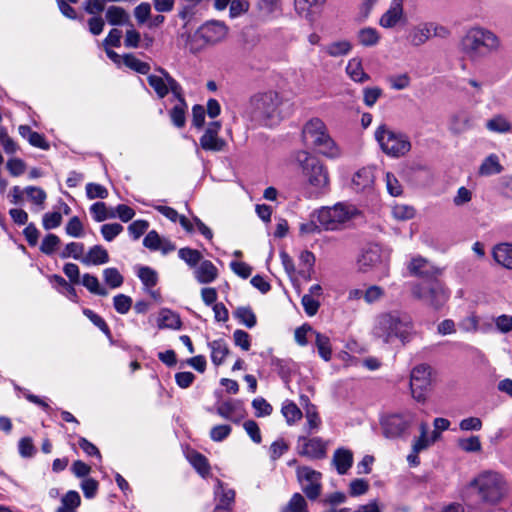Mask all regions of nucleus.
I'll return each mask as SVG.
<instances>
[{"label": "nucleus", "mask_w": 512, "mask_h": 512, "mask_svg": "<svg viewBox=\"0 0 512 512\" xmlns=\"http://www.w3.org/2000/svg\"><path fill=\"white\" fill-rule=\"evenodd\" d=\"M188 458L192 466L197 470V472L201 476L205 477L206 475L209 474L210 465L208 463L207 458L204 455L194 451L189 454Z\"/></svg>", "instance_id": "nucleus-40"}, {"label": "nucleus", "mask_w": 512, "mask_h": 512, "mask_svg": "<svg viewBox=\"0 0 512 512\" xmlns=\"http://www.w3.org/2000/svg\"><path fill=\"white\" fill-rule=\"evenodd\" d=\"M404 21L403 0H392L388 10L381 16L379 24L383 28L390 29Z\"/></svg>", "instance_id": "nucleus-18"}, {"label": "nucleus", "mask_w": 512, "mask_h": 512, "mask_svg": "<svg viewBox=\"0 0 512 512\" xmlns=\"http://www.w3.org/2000/svg\"><path fill=\"white\" fill-rule=\"evenodd\" d=\"M228 34L227 26L220 21H209L203 24L196 35L206 44L214 45L223 41Z\"/></svg>", "instance_id": "nucleus-13"}, {"label": "nucleus", "mask_w": 512, "mask_h": 512, "mask_svg": "<svg viewBox=\"0 0 512 512\" xmlns=\"http://www.w3.org/2000/svg\"><path fill=\"white\" fill-rule=\"evenodd\" d=\"M105 283L111 288H118L123 284V276L116 268H106L103 271Z\"/></svg>", "instance_id": "nucleus-49"}, {"label": "nucleus", "mask_w": 512, "mask_h": 512, "mask_svg": "<svg viewBox=\"0 0 512 512\" xmlns=\"http://www.w3.org/2000/svg\"><path fill=\"white\" fill-rule=\"evenodd\" d=\"M494 260L507 269H512V244H500L493 250Z\"/></svg>", "instance_id": "nucleus-24"}, {"label": "nucleus", "mask_w": 512, "mask_h": 512, "mask_svg": "<svg viewBox=\"0 0 512 512\" xmlns=\"http://www.w3.org/2000/svg\"><path fill=\"white\" fill-rule=\"evenodd\" d=\"M326 0H295V9L299 15L305 17L310 16V11L313 6L322 5Z\"/></svg>", "instance_id": "nucleus-52"}, {"label": "nucleus", "mask_w": 512, "mask_h": 512, "mask_svg": "<svg viewBox=\"0 0 512 512\" xmlns=\"http://www.w3.org/2000/svg\"><path fill=\"white\" fill-rule=\"evenodd\" d=\"M82 285L86 287L91 293L100 295V296H107L108 291L101 287L99 280L96 276L91 274H84L82 276Z\"/></svg>", "instance_id": "nucleus-42"}, {"label": "nucleus", "mask_w": 512, "mask_h": 512, "mask_svg": "<svg viewBox=\"0 0 512 512\" xmlns=\"http://www.w3.org/2000/svg\"><path fill=\"white\" fill-rule=\"evenodd\" d=\"M412 295L434 309L441 308L448 299V293L438 279L414 285Z\"/></svg>", "instance_id": "nucleus-7"}, {"label": "nucleus", "mask_w": 512, "mask_h": 512, "mask_svg": "<svg viewBox=\"0 0 512 512\" xmlns=\"http://www.w3.org/2000/svg\"><path fill=\"white\" fill-rule=\"evenodd\" d=\"M138 277L147 288L154 287L158 281L157 272L147 266L139 268Z\"/></svg>", "instance_id": "nucleus-48"}, {"label": "nucleus", "mask_w": 512, "mask_h": 512, "mask_svg": "<svg viewBox=\"0 0 512 512\" xmlns=\"http://www.w3.org/2000/svg\"><path fill=\"white\" fill-rule=\"evenodd\" d=\"M282 414L289 424L295 423L302 417L301 410L293 402H289L282 407Z\"/></svg>", "instance_id": "nucleus-53"}, {"label": "nucleus", "mask_w": 512, "mask_h": 512, "mask_svg": "<svg viewBox=\"0 0 512 512\" xmlns=\"http://www.w3.org/2000/svg\"><path fill=\"white\" fill-rule=\"evenodd\" d=\"M480 502L487 505L498 504L506 494V483L503 477L493 471H484L477 475L468 486Z\"/></svg>", "instance_id": "nucleus-3"}, {"label": "nucleus", "mask_w": 512, "mask_h": 512, "mask_svg": "<svg viewBox=\"0 0 512 512\" xmlns=\"http://www.w3.org/2000/svg\"><path fill=\"white\" fill-rule=\"evenodd\" d=\"M90 211L93 214L95 221L102 222L106 219L115 218L116 214L114 211L109 212L104 202H96L90 207Z\"/></svg>", "instance_id": "nucleus-44"}, {"label": "nucleus", "mask_w": 512, "mask_h": 512, "mask_svg": "<svg viewBox=\"0 0 512 512\" xmlns=\"http://www.w3.org/2000/svg\"><path fill=\"white\" fill-rule=\"evenodd\" d=\"M351 49L352 45L347 40L335 41L323 47V51L331 57L345 56Z\"/></svg>", "instance_id": "nucleus-34"}, {"label": "nucleus", "mask_w": 512, "mask_h": 512, "mask_svg": "<svg viewBox=\"0 0 512 512\" xmlns=\"http://www.w3.org/2000/svg\"><path fill=\"white\" fill-rule=\"evenodd\" d=\"M373 182L374 174L370 168L358 170L352 178V186L358 192L371 188Z\"/></svg>", "instance_id": "nucleus-21"}, {"label": "nucleus", "mask_w": 512, "mask_h": 512, "mask_svg": "<svg viewBox=\"0 0 512 512\" xmlns=\"http://www.w3.org/2000/svg\"><path fill=\"white\" fill-rule=\"evenodd\" d=\"M369 489L368 481L364 479H354L349 485V493L351 496H360L367 493Z\"/></svg>", "instance_id": "nucleus-63"}, {"label": "nucleus", "mask_w": 512, "mask_h": 512, "mask_svg": "<svg viewBox=\"0 0 512 512\" xmlns=\"http://www.w3.org/2000/svg\"><path fill=\"white\" fill-rule=\"evenodd\" d=\"M215 495L219 497V503L215 508L232 512L235 501V491L233 489L226 488L224 483L218 479Z\"/></svg>", "instance_id": "nucleus-19"}, {"label": "nucleus", "mask_w": 512, "mask_h": 512, "mask_svg": "<svg viewBox=\"0 0 512 512\" xmlns=\"http://www.w3.org/2000/svg\"><path fill=\"white\" fill-rule=\"evenodd\" d=\"M25 193L35 205L43 208L47 195L42 188L36 186H28L25 188Z\"/></svg>", "instance_id": "nucleus-50"}, {"label": "nucleus", "mask_w": 512, "mask_h": 512, "mask_svg": "<svg viewBox=\"0 0 512 512\" xmlns=\"http://www.w3.org/2000/svg\"><path fill=\"white\" fill-rule=\"evenodd\" d=\"M309 433L319 428L321 420L314 405H308L305 410Z\"/></svg>", "instance_id": "nucleus-55"}, {"label": "nucleus", "mask_w": 512, "mask_h": 512, "mask_svg": "<svg viewBox=\"0 0 512 512\" xmlns=\"http://www.w3.org/2000/svg\"><path fill=\"white\" fill-rule=\"evenodd\" d=\"M178 255L183 261L192 267L196 266L202 258V255L198 250L187 247L181 248L178 252Z\"/></svg>", "instance_id": "nucleus-51"}, {"label": "nucleus", "mask_w": 512, "mask_h": 512, "mask_svg": "<svg viewBox=\"0 0 512 512\" xmlns=\"http://www.w3.org/2000/svg\"><path fill=\"white\" fill-rule=\"evenodd\" d=\"M297 476L300 482H307V484L302 486V491L306 497L310 500H316L322 491L321 473L309 467H299Z\"/></svg>", "instance_id": "nucleus-12"}, {"label": "nucleus", "mask_w": 512, "mask_h": 512, "mask_svg": "<svg viewBox=\"0 0 512 512\" xmlns=\"http://www.w3.org/2000/svg\"><path fill=\"white\" fill-rule=\"evenodd\" d=\"M296 161L311 186L317 190H324L329 186L328 170L318 159L306 151H299L296 154Z\"/></svg>", "instance_id": "nucleus-5"}, {"label": "nucleus", "mask_w": 512, "mask_h": 512, "mask_svg": "<svg viewBox=\"0 0 512 512\" xmlns=\"http://www.w3.org/2000/svg\"><path fill=\"white\" fill-rule=\"evenodd\" d=\"M314 147L319 153L329 158H336L341 154L340 149L337 147L330 135H327Z\"/></svg>", "instance_id": "nucleus-35"}, {"label": "nucleus", "mask_w": 512, "mask_h": 512, "mask_svg": "<svg viewBox=\"0 0 512 512\" xmlns=\"http://www.w3.org/2000/svg\"><path fill=\"white\" fill-rule=\"evenodd\" d=\"M458 447L465 452H480L482 449L479 436L460 438L457 441Z\"/></svg>", "instance_id": "nucleus-46"}, {"label": "nucleus", "mask_w": 512, "mask_h": 512, "mask_svg": "<svg viewBox=\"0 0 512 512\" xmlns=\"http://www.w3.org/2000/svg\"><path fill=\"white\" fill-rule=\"evenodd\" d=\"M86 194L89 199H105L108 196V191L100 184L89 183L86 186Z\"/></svg>", "instance_id": "nucleus-59"}, {"label": "nucleus", "mask_w": 512, "mask_h": 512, "mask_svg": "<svg viewBox=\"0 0 512 512\" xmlns=\"http://www.w3.org/2000/svg\"><path fill=\"white\" fill-rule=\"evenodd\" d=\"M113 302L115 310L120 314H126L132 305V299L124 294L116 295Z\"/></svg>", "instance_id": "nucleus-58"}, {"label": "nucleus", "mask_w": 512, "mask_h": 512, "mask_svg": "<svg viewBox=\"0 0 512 512\" xmlns=\"http://www.w3.org/2000/svg\"><path fill=\"white\" fill-rule=\"evenodd\" d=\"M346 72L355 82L363 83L370 78L369 75L363 70L361 60L357 58L349 60L346 67Z\"/></svg>", "instance_id": "nucleus-29"}, {"label": "nucleus", "mask_w": 512, "mask_h": 512, "mask_svg": "<svg viewBox=\"0 0 512 512\" xmlns=\"http://www.w3.org/2000/svg\"><path fill=\"white\" fill-rule=\"evenodd\" d=\"M382 95V89L379 87H367L363 91V101L368 107H372Z\"/></svg>", "instance_id": "nucleus-61"}, {"label": "nucleus", "mask_w": 512, "mask_h": 512, "mask_svg": "<svg viewBox=\"0 0 512 512\" xmlns=\"http://www.w3.org/2000/svg\"><path fill=\"white\" fill-rule=\"evenodd\" d=\"M283 98L268 90L253 94L245 105L244 116L258 126L273 127L281 122Z\"/></svg>", "instance_id": "nucleus-1"}, {"label": "nucleus", "mask_w": 512, "mask_h": 512, "mask_svg": "<svg viewBox=\"0 0 512 512\" xmlns=\"http://www.w3.org/2000/svg\"><path fill=\"white\" fill-rule=\"evenodd\" d=\"M357 38L361 45L371 47L379 42L380 35L375 28L365 27L359 30Z\"/></svg>", "instance_id": "nucleus-37"}, {"label": "nucleus", "mask_w": 512, "mask_h": 512, "mask_svg": "<svg viewBox=\"0 0 512 512\" xmlns=\"http://www.w3.org/2000/svg\"><path fill=\"white\" fill-rule=\"evenodd\" d=\"M429 24L424 23L414 27L409 33V41L413 46H420L424 44L430 37Z\"/></svg>", "instance_id": "nucleus-31"}, {"label": "nucleus", "mask_w": 512, "mask_h": 512, "mask_svg": "<svg viewBox=\"0 0 512 512\" xmlns=\"http://www.w3.org/2000/svg\"><path fill=\"white\" fill-rule=\"evenodd\" d=\"M66 233L72 237H81L83 235V224L79 217L73 216L66 225Z\"/></svg>", "instance_id": "nucleus-60"}, {"label": "nucleus", "mask_w": 512, "mask_h": 512, "mask_svg": "<svg viewBox=\"0 0 512 512\" xmlns=\"http://www.w3.org/2000/svg\"><path fill=\"white\" fill-rule=\"evenodd\" d=\"M60 239L55 234H48L41 243L40 250L46 255H51L59 245Z\"/></svg>", "instance_id": "nucleus-56"}, {"label": "nucleus", "mask_w": 512, "mask_h": 512, "mask_svg": "<svg viewBox=\"0 0 512 512\" xmlns=\"http://www.w3.org/2000/svg\"><path fill=\"white\" fill-rule=\"evenodd\" d=\"M84 254V245L79 242L68 243L64 250L61 252L60 257L65 259L73 257L76 260H81Z\"/></svg>", "instance_id": "nucleus-47"}, {"label": "nucleus", "mask_w": 512, "mask_h": 512, "mask_svg": "<svg viewBox=\"0 0 512 512\" xmlns=\"http://www.w3.org/2000/svg\"><path fill=\"white\" fill-rule=\"evenodd\" d=\"M158 326L159 328L179 329L181 320L177 313L169 309H162L159 314Z\"/></svg>", "instance_id": "nucleus-30"}, {"label": "nucleus", "mask_w": 512, "mask_h": 512, "mask_svg": "<svg viewBox=\"0 0 512 512\" xmlns=\"http://www.w3.org/2000/svg\"><path fill=\"white\" fill-rule=\"evenodd\" d=\"M123 231V226L119 223H109L101 226V234L106 241H112Z\"/></svg>", "instance_id": "nucleus-54"}, {"label": "nucleus", "mask_w": 512, "mask_h": 512, "mask_svg": "<svg viewBox=\"0 0 512 512\" xmlns=\"http://www.w3.org/2000/svg\"><path fill=\"white\" fill-rule=\"evenodd\" d=\"M62 223V215L60 212H49L43 216V227L46 230L54 229Z\"/></svg>", "instance_id": "nucleus-62"}, {"label": "nucleus", "mask_w": 512, "mask_h": 512, "mask_svg": "<svg viewBox=\"0 0 512 512\" xmlns=\"http://www.w3.org/2000/svg\"><path fill=\"white\" fill-rule=\"evenodd\" d=\"M161 76L157 75H149L147 77V81L149 85L154 89L157 96L160 99H163L168 95L169 92H171L170 84L168 83V80L165 75H163L161 72H159Z\"/></svg>", "instance_id": "nucleus-27"}, {"label": "nucleus", "mask_w": 512, "mask_h": 512, "mask_svg": "<svg viewBox=\"0 0 512 512\" xmlns=\"http://www.w3.org/2000/svg\"><path fill=\"white\" fill-rule=\"evenodd\" d=\"M328 134L327 127L319 118L308 121L302 131L303 140L306 144L316 146Z\"/></svg>", "instance_id": "nucleus-15"}, {"label": "nucleus", "mask_w": 512, "mask_h": 512, "mask_svg": "<svg viewBox=\"0 0 512 512\" xmlns=\"http://www.w3.org/2000/svg\"><path fill=\"white\" fill-rule=\"evenodd\" d=\"M354 210L343 204H336L333 207H322L314 211V217L324 230H339L344 224L351 220Z\"/></svg>", "instance_id": "nucleus-8"}, {"label": "nucleus", "mask_w": 512, "mask_h": 512, "mask_svg": "<svg viewBox=\"0 0 512 512\" xmlns=\"http://www.w3.org/2000/svg\"><path fill=\"white\" fill-rule=\"evenodd\" d=\"M462 49L471 59H477L487 53L497 51L500 39L492 31L482 28H471L462 39Z\"/></svg>", "instance_id": "nucleus-4"}, {"label": "nucleus", "mask_w": 512, "mask_h": 512, "mask_svg": "<svg viewBox=\"0 0 512 512\" xmlns=\"http://www.w3.org/2000/svg\"><path fill=\"white\" fill-rule=\"evenodd\" d=\"M123 62L128 68L140 74L145 75L150 71V65L147 62H143L131 54L124 55Z\"/></svg>", "instance_id": "nucleus-43"}, {"label": "nucleus", "mask_w": 512, "mask_h": 512, "mask_svg": "<svg viewBox=\"0 0 512 512\" xmlns=\"http://www.w3.org/2000/svg\"><path fill=\"white\" fill-rule=\"evenodd\" d=\"M226 142L218 135L204 133L200 138V146L206 151L219 152L224 149Z\"/></svg>", "instance_id": "nucleus-33"}, {"label": "nucleus", "mask_w": 512, "mask_h": 512, "mask_svg": "<svg viewBox=\"0 0 512 512\" xmlns=\"http://www.w3.org/2000/svg\"><path fill=\"white\" fill-rule=\"evenodd\" d=\"M486 128L492 132L506 133L511 131L512 127L503 115H496L487 121Z\"/></svg>", "instance_id": "nucleus-41"}, {"label": "nucleus", "mask_w": 512, "mask_h": 512, "mask_svg": "<svg viewBox=\"0 0 512 512\" xmlns=\"http://www.w3.org/2000/svg\"><path fill=\"white\" fill-rule=\"evenodd\" d=\"M105 18L110 25H124L130 23L129 14L120 6H109Z\"/></svg>", "instance_id": "nucleus-25"}, {"label": "nucleus", "mask_w": 512, "mask_h": 512, "mask_svg": "<svg viewBox=\"0 0 512 512\" xmlns=\"http://www.w3.org/2000/svg\"><path fill=\"white\" fill-rule=\"evenodd\" d=\"M288 449L289 445L283 439L276 440L270 446V458L275 461L279 459Z\"/></svg>", "instance_id": "nucleus-64"}, {"label": "nucleus", "mask_w": 512, "mask_h": 512, "mask_svg": "<svg viewBox=\"0 0 512 512\" xmlns=\"http://www.w3.org/2000/svg\"><path fill=\"white\" fill-rule=\"evenodd\" d=\"M109 261V254L107 250L101 245L91 247L88 253L83 256L81 262L85 265H101Z\"/></svg>", "instance_id": "nucleus-22"}, {"label": "nucleus", "mask_w": 512, "mask_h": 512, "mask_svg": "<svg viewBox=\"0 0 512 512\" xmlns=\"http://www.w3.org/2000/svg\"><path fill=\"white\" fill-rule=\"evenodd\" d=\"M156 70L166 76L168 83L170 84L171 87V92L179 102L171 109L170 117L172 123L176 127L182 128L185 126L186 123L185 115L187 108V104L183 96V89L181 85L165 69L158 67Z\"/></svg>", "instance_id": "nucleus-10"}, {"label": "nucleus", "mask_w": 512, "mask_h": 512, "mask_svg": "<svg viewBox=\"0 0 512 512\" xmlns=\"http://www.w3.org/2000/svg\"><path fill=\"white\" fill-rule=\"evenodd\" d=\"M209 347L211 349L212 362L216 366L221 365L229 353V348L226 342L222 339L214 340L209 343Z\"/></svg>", "instance_id": "nucleus-28"}, {"label": "nucleus", "mask_w": 512, "mask_h": 512, "mask_svg": "<svg viewBox=\"0 0 512 512\" xmlns=\"http://www.w3.org/2000/svg\"><path fill=\"white\" fill-rule=\"evenodd\" d=\"M503 171V166L499 161V157L496 154H490L481 163L478 174L480 176H491L499 174Z\"/></svg>", "instance_id": "nucleus-23"}, {"label": "nucleus", "mask_w": 512, "mask_h": 512, "mask_svg": "<svg viewBox=\"0 0 512 512\" xmlns=\"http://www.w3.org/2000/svg\"><path fill=\"white\" fill-rule=\"evenodd\" d=\"M299 454L311 459H322L326 456V445L318 437L308 439L299 437Z\"/></svg>", "instance_id": "nucleus-16"}, {"label": "nucleus", "mask_w": 512, "mask_h": 512, "mask_svg": "<svg viewBox=\"0 0 512 512\" xmlns=\"http://www.w3.org/2000/svg\"><path fill=\"white\" fill-rule=\"evenodd\" d=\"M430 367L425 364L416 366L411 371L410 389L412 397L418 402H424L430 387Z\"/></svg>", "instance_id": "nucleus-11"}, {"label": "nucleus", "mask_w": 512, "mask_h": 512, "mask_svg": "<svg viewBox=\"0 0 512 512\" xmlns=\"http://www.w3.org/2000/svg\"><path fill=\"white\" fill-rule=\"evenodd\" d=\"M375 138L383 152L392 157L404 156L411 149V143L405 134L395 132L386 125L377 128Z\"/></svg>", "instance_id": "nucleus-6"}, {"label": "nucleus", "mask_w": 512, "mask_h": 512, "mask_svg": "<svg viewBox=\"0 0 512 512\" xmlns=\"http://www.w3.org/2000/svg\"><path fill=\"white\" fill-rule=\"evenodd\" d=\"M408 270L412 275L426 278L428 281L437 279L442 272L440 268L422 257L413 258L408 265Z\"/></svg>", "instance_id": "nucleus-17"}, {"label": "nucleus", "mask_w": 512, "mask_h": 512, "mask_svg": "<svg viewBox=\"0 0 512 512\" xmlns=\"http://www.w3.org/2000/svg\"><path fill=\"white\" fill-rule=\"evenodd\" d=\"M314 335H315V344L318 349V353H319L320 357L325 361H329L331 359V355H332V349H331L329 337L324 334H321L319 332H314Z\"/></svg>", "instance_id": "nucleus-38"}, {"label": "nucleus", "mask_w": 512, "mask_h": 512, "mask_svg": "<svg viewBox=\"0 0 512 512\" xmlns=\"http://www.w3.org/2000/svg\"><path fill=\"white\" fill-rule=\"evenodd\" d=\"M392 214L394 218L404 221L413 218L415 210L408 205H395L392 209Z\"/></svg>", "instance_id": "nucleus-57"}, {"label": "nucleus", "mask_w": 512, "mask_h": 512, "mask_svg": "<svg viewBox=\"0 0 512 512\" xmlns=\"http://www.w3.org/2000/svg\"><path fill=\"white\" fill-rule=\"evenodd\" d=\"M281 512H309L305 497L300 493H294Z\"/></svg>", "instance_id": "nucleus-36"}, {"label": "nucleus", "mask_w": 512, "mask_h": 512, "mask_svg": "<svg viewBox=\"0 0 512 512\" xmlns=\"http://www.w3.org/2000/svg\"><path fill=\"white\" fill-rule=\"evenodd\" d=\"M386 260L387 256L384 255L382 248L377 244H372L365 248L360 255L358 259L359 269L367 272L384 264Z\"/></svg>", "instance_id": "nucleus-14"}, {"label": "nucleus", "mask_w": 512, "mask_h": 512, "mask_svg": "<svg viewBox=\"0 0 512 512\" xmlns=\"http://www.w3.org/2000/svg\"><path fill=\"white\" fill-rule=\"evenodd\" d=\"M413 329V321L409 315L392 312L378 316L373 332L385 343H390L396 337L402 344H406L414 334Z\"/></svg>", "instance_id": "nucleus-2"}, {"label": "nucleus", "mask_w": 512, "mask_h": 512, "mask_svg": "<svg viewBox=\"0 0 512 512\" xmlns=\"http://www.w3.org/2000/svg\"><path fill=\"white\" fill-rule=\"evenodd\" d=\"M414 418V414L410 412L384 416L380 422L383 436L387 439L403 436L413 424Z\"/></svg>", "instance_id": "nucleus-9"}, {"label": "nucleus", "mask_w": 512, "mask_h": 512, "mask_svg": "<svg viewBox=\"0 0 512 512\" xmlns=\"http://www.w3.org/2000/svg\"><path fill=\"white\" fill-rule=\"evenodd\" d=\"M217 275V268L209 260L202 261L196 270V278L200 283H210L216 279Z\"/></svg>", "instance_id": "nucleus-26"}, {"label": "nucleus", "mask_w": 512, "mask_h": 512, "mask_svg": "<svg viewBox=\"0 0 512 512\" xmlns=\"http://www.w3.org/2000/svg\"><path fill=\"white\" fill-rule=\"evenodd\" d=\"M277 8V0H259L256 5L257 17L267 20L276 12Z\"/></svg>", "instance_id": "nucleus-39"}, {"label": "nucleus", "mask_w": 512, "mask_h": 512, "mask_svg": "<svg viewBox=\"0 0 512 512\" xmlns=\"http://www.w3.org/2000/svg\"><path fill=\"white\" fill-rule=\"evenodd\" d=\"M332 463L337 472L340 475H344L353 464V454L348 449L339 448L333 454Z\"/></svg>", "instance_id": "nucleus-20"}, {"label": "nucleus", "mask_w": 512, "mask_h": 512, "mask_svg": "<svg viewBox=\"0 0 512 512\" xmlns=\"http://www.w3.org/2000/svg\"><path fill=\"white\" fill-rule=\"evenodd\" d=\"M81 504V498L77 491H68L61 499V506L56 512H76Z\"/></svg>", "instance_id": "nucleus-32"}, {"label": "nucleus", "mask_w": 512, "mask_h": 512, "mask_svg": "<svg viewBox=\"0 0 512 512\" xmlns=\"http://www.w3.org/2000/svg\"><path fill=\"white\" fill-rule=\"evenodd\" d=\"M234 314L246 327L252 328L256 325V316L250 307H238Z\"/></svg>", "instance_id": "nucleus-45"}]
</instances>
